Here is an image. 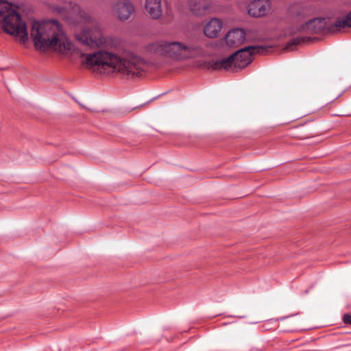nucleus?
<instances>
[{
  "instance_id": "1",
  "label": "nucleus",
  "mask_w": 351,
  "mask_h": 351,
  "mask_svg": "<svg viewBox=\"0 0 351 351\" xmlns=\"http://www.w3.org/2000/svg\"><path fill=\"white\" fill-rule=\"evenodd\" d=\"M51 9L60 14L71 27L82 29L75 34L80 43L90 48H105L82 56L86 68L101 74L119 73L128 77L138 76L145 71L147 63L141 57L128 51H115L120 45V40L105 34L95 19L78 5L72 2L54 3Z\"/></svg>"
},
{
  "instance_id": "2",
  "label": "nucleus",
  "mask_w": 351,
  "mask_h": 351,
  "mask_svg": "<svg viewBox=\"0 0 351 351\" xmlns=\"http://www.w3.org/2000/svg\"><path fill=\"white\" fill-rule=\"evenodd\" d=\"M4 31L14 36L25 44L30 38L36 49L45 51L48 49L66 53L73 49L62 25L56 20L33 21L27 25L19 11L8 1L1 0V21Z\"/></svg>"
},
{
  "instance_id": "3",
  "label": "nucleus",
  "mask_w": 351,
  "mask_h": 351,
  "mask_svg": "<svg viewBox=\"0 0 351 351\" xmlns=\"http://www.w3.org/2000/svg\"><path fill=\"white\" fill-rule=\"evenodd\" d=\"M145 50L175 60L193 58L201 51L197 47L186 45L180 41L161 40L154 41L145 47Z\"/></svg>"
},
{
  "instance_id": "4",
  "label": "nucleus",
  "mask_w": 351,
  "mask_h": 351,
  "mask_svg": "<svg viewBox=\"0 0 351 351\" xmlns=\"http://www.w3.org/2000/svg\"><path fill=\"white\" fill-rule=\"evenodd\" d=\"M271 47L267 45H251L241 49L230 56L214 62L211 67L215 70L224 69L226 71L242 69L247 66L252 60L254 54H264Z\"/></svg>"
},
{
  "instance_id": "5",
  "label": "nucleus",
  "mask_w": 351,
  "mask_h": 351,
  "mask_svg": "<svg viewBox=\"0 0 351 351\" xmlns=\"http://www.w3.org/2000/svg\"><path fill=\"white\" fill-rule=\"evenodd\" d=\"M346 27H351V12L341 19L332 21L330 18H313L300 25L295 29L290 31L291 34L298 32L304 34H319L325 32H335Z\"/></svg>"
},
{
  "instance_id": "6",
  "label": "nucleus",
  "mask_w": 351,
  "mask_h": 351,
  "mask_svg": "<svg viewBox=\"0 0 351 351\" xmlns=\"http://www.w3.org/2000/svg\"><path fill=\"white\" fill-rule=\"evenodd\" d=\"M259 40V36L256 32L249 30L243 31L242 29L235 28L229 31L226 36L225 40L228 46L230 47H237L242 45L245 41H256Z\"/></svg>"
},
{
  "instance_id": "7",
  "label": "nucleus",
  "mask_w": 351,
  "mask_h": 351,
  "mask_svg": "<svg viewBox=\"0 0 351 351\" xmlns=\"http://www.w3.org/2000/svg\"><path fill=\"white\" fill-rule=\"evenodd\" d=\"M165 10L162 0H145L144 9L148 16L154 19H160L163 16L171 17L172 10L170 5L165 1Z\"/></svg>"
},
{
  "instance_id": "8",
  "label": "nucleus",
  "mask_w": 351,
  "mask_h": 351,
  "mask_svg": "<svg viewBox=\"0 0 351 351\" xmlns=\"http://www.w3.org/2000/svg\"><path fill=\"white\" fill-rule=\"evenodd\" d=\"M112 12L117 19L125 21L135 12V6L131 0H117L112 5Z\"/></svg>"
},
{
  "instance_id": "9",
  "label": "nucleus",
  "mask_w": 351,
  "mask_h": 351,
  "mask_svg": "<svg viewBox=\"0 0 351 351\" xmlns=\"http://www.w3.org/2000/svg\"><path fill=\"white\" fill-rule=\"evenodd\" d=\"M288 12L293 19L300 21L310 16L314 12V8L304 3H294L289 7Z\"/></svg>"
},
{
  "instance_id": "10",
  "label": "nucleus",
  "mask_w": 351,
  "mask_h": 351,
  "mask_svg": "<svg viewBox=\"0 0 351 351\" xmlns=\"http://www.w3.org/2000/svg\"><path fill=\"white\" fill-rule=\"evenodd\" d=\"M247 9L249 15L261 17L269 12L271 3L269 0H254L248 4Z\"/></svg>"
},
{
  "instance_id": "11",
  "label": "nucleus",
  "mask_w": 351,
  "mask_h": 351,
  "mask_svg": "<svg viewBox=\"0 0 351 351\" xmlns=\"http://www.w3.org/2000/svg\"><path fill=\"white\" fill-rule=\"evenodd\" d=\"M212 0H189V8L195 16H204L212 8Z\"/></svg>"
},
{
  "instance_id": "12",
  "label": "nucleus",
  "mask_w": 351,
  "mask_h": 351,
  "mask_svg": "<svg viewBox=\"0 0 351 351\" xmlns=\"http://www.w3.org/2000/svg\"><path fill=\"white\" fill-rule=\"evenodd\" d=\"M223 27V22L217 18H213L204 28L205 35L208 38L217 37Z\"/></svg>"
},
{
  "instance_id": "13",
  "label": "nucleus",
  "mask_w": 351,
  "mask_h": 351,
  "mask_svg": "<svg viewBox=\"0 0 351 351\" xmlns=\"http://www.w3.org/2000/svg\"><path fill=\"white\" fill-rule=\"evenodd\" d=\"M306 37L298 36L291 39L287 43L286 49L289 50H293L294 46L304 43L306 40Z\"/></svg>"
},
{
  "instance_id": "14",
  "label": "nucleus",
  "mask_w": 351,
  "mask_h": 351,
  "mask_svg": "<svg viewBox=\"0 0 351 351\" xmlns=\"http://www.w3.org/2000/svg\"><path fill=\"white\" fill-rule=\"evenodd\" d=\"M343 322L346 324H351V315L350 314H346L343 316Z\"/></svg>"
}]
</instances>
